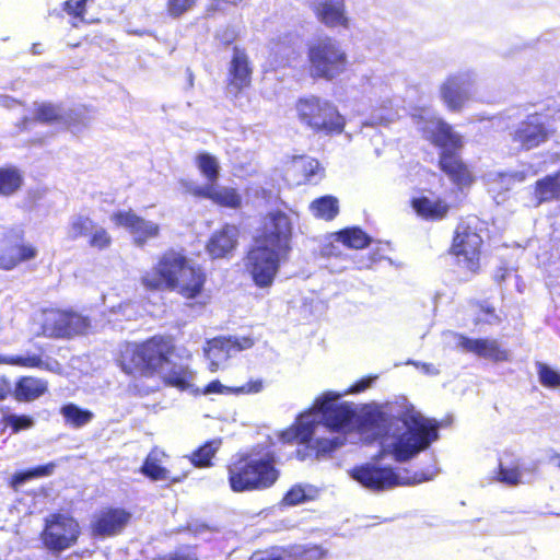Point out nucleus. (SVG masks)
Listing matches in <instances>:
<instances>
[{
	"instance_id": "1",
	"label": "nucleus",
	"mask_w": 560,
	"mask_h": 560,
	"mask_svg": "<svg viewBox=\"0 0 560 560\" xmlns=\"http://www.w3.org/2000/svg\"><path fill=\"white\" fill-rule=\"evenodd\" d=\"M293 236L294 224L288 212L277 208L260 217L243 257L244 270L256 287L273 284L281 265L290 258Z\"/></svg>"
},
{
	"instance_id": "2",
	"label": "nucleus",
	"mask_w": 560,
	"mask_h": 560,
	"mask_svg": "<svg viewBox=\"0 0 560 560\" xmlns=\"http://www.w3.org/2000/svg\"><path fill=\"white\" fill-rule=\"evenodd\" d=\"M178 357L176 339L168 334H155L141 341L127 345L121 353V370L128 375L144 378L161 377L164 386L185 390L194 377L187 365L167 368Z\"/></svg>"
},
{
	"instance_id": "3",
	"label": "nucleus",
	"mask_w": 560,
	"mask_h": 560,
	"mask_svg": "<svg viewBox=\"0 0 560 560\" xmlns=\"http://www.w3.org/2000/svg\"><path fill=\"white\" fill-rule=\"evenodd\" d=\"M139 282L148 292L170 291L185 300H196L205 291L207 273L183 249L170 247L140 276Z\"/></svg>"
},
{
	"instance_id": "4",
	"label": "nucleus",
	"mask_w": 560,
	"mask_h": 560,
	"mask_svg": "<svg viewBox=\"0 0 560 560\" xmlns=\"http://www.w3.org/2000/svg\"><path fill=\"white\" fill-rule=\"evenodd\" d=\"M226 471L230 489L236 493L270 489L281 476L276 453L255 448L237 453L226 465Z\"/></svg>"
},
{
	"instance_id": "5",
	"label": "nucleus",
	"mask_w": 560,
	"mask_h": 560,
	"mask_svg": "<svg viewBox=\"0 0 560 560\" xmlns=\"http://www.w3.org/2000/svg\"><path fill=\"white\" fill-rule=\"evenodd\" d=\"M425 138L433 147L441 150L438 160L441 172L458 188L470 186L475 177L460 156L464 147L463 136L456 132L447 121L439 118Z\"/></svg>"
},
{
	"instance_id": "6",
	"label": "nucleus",
	"mask_w": 560,
	"mask_h": 560,
	"mask_svg": "<svg viewBox=\"0 0 560 560\" xmlns=\"http://www.w3.org/2000/svg\"><path fill=\"white\" fill-rule=\"evenodd\" d=\"M482 221L477 215L460 218L452 233L447 254L464 272L476 276L482 269L485 240Z\"/></svg>"
},
{
	"instance_id": "7",
	"label": "nucleus",
	"mask_w": 560,
	"mask_h": 560,
	"mask_svg": "<svg viewBox=\"0 0 560 560\" xmlns=\"http://www.w3.org/2000/svg\"><path fill=\"white\" fill-rule=\"evenodd\" d=\"M307 71L314 80L334 81L349 67L347 51L329 35L313 38L306 45Z\"/></svg>"
},
{
	"instance_id": "8",
	"label": "nucleus",
	"mask_w": 560,
	"mask_h": 560,
	"mask_svg": "<svg viewBox=\"0 0 560 560\" xmlns=\"http://www.w3.org/2000/svg\"><path fill=\"white\" fill-rule=\"evenodd\" d=\"M299 121L315 133L339 135L345 130L346 119L330 101L316 95L298 98L294 105Z\"/></svg>"
},
{
	"instance_id": "9",
	"label": "nucleus",
	"mask_w": 560,
	"mask_h": 560,
	"mask_svg": "<svg viewBox=\"0 0 560 560\" xmlns=\"http://www.w3.org/2000/svg\"><path fill=\"white\" fill-rule=\"evenodd\" d=\"M402 423L406 432L392 445V453L397 462L411 459L439 439L438 421L424 418L419 412L406 413Z\"/></svg>"
},
{
	"instance_id": "10",
	"label": "nucleus",
	"mask_w": 560,
	"mask_h": 560,
	"mask_svg": "<svg viewBox=\"0 0 560 560\" xmlns=\"http://www.w3.org/2000/svg\"><path fill=\"white\" fill-rule=\"evenodd\" d=\"M90 329V317L72 310L50 308L44 311L40 329L36 336L52 339H70L75 336L85 335Z\"/></svg>"
},
{
	"instance_id": "11",
	"label": "nucleus",
	"mask_w": 560,
	"mask_h": 560,
	"mask_svg": "<svg viewBox=\"0 0 560 560\" xmlns=\"http://www.w3.org/2000/svg\"><path fill=\"white\" fill-rule=\"evenodd\" d=\"M81 535L79 522L71 515L60 512L51 513L45 518L39 534L43 546L55 553L73 547Z\"/></svg>"
},
{
	"instance_id": "12",
	"label": "nucleus",
	"mask_w": 560,
	"mask_h": 560,
	"mask_svg": "<svg viewBox=\"0 0 560 560\" xmlns=\"http://www.w3.org/2000/svg\"><path fill=\"white\" fill-rule=\"evenodd\" d=\"M38 248L26 238L21 228H10L0 236V269L10 271L22 264L35 260Z\"/></svg>"
},
{
	"instance_id": "13",
	"label": "nucleus",
	"mask_w": 560,
	"mask_h": 560,
	"mask_svg": "<svg viewBox=\"0 0 560 560\" xmlns=\"http://www.w3.org/2000/svg\"><path fill=\"white\" fill-rule=\"evenodd\" d=\"M342 394L326 392L316 398L314 406L322 415L326 428L334 432L347 433L354 427L358 418L357 411L349 402H338Z\"/></svg>"
},
{
	"instance_id": "14",
	"label": "nucleus",
	"mask_w": 560,
	"mask_h": 560,
	"mask_svg": "<svg viewBox=\"0 0 560 560\" xmlns=\"http://www.w3.org/2000/svg\"><path fill=\"white\" fill-rule=\"evenodd\" d=\"M555 130L541 113H532L521 120L511 133V139L521 150L529 151L549 140Z\"/></svg>"
},
{
	"instance_id": "15",
	"label": "nucleus",
	"mask_w": 560,
	"mask_h": 560,
	"mask_svg": "<svg viewBox=\"0 0 560 560\" xmlns=\"http://www.w3.org/2000/svg\"><path fill=\"white\" fill-rule=\"evenodd\" d=\"M27 345L28 347L22 353L0 354V364L54 373L60 371V363L47 354V347L44 343L32 337Z\"/></svg>"
},
{
	"instance_id": "16",
	"label": "nucleus",
	"mask_w": 560,
	"mask_h": 560,
	"mask_svg": "<svg viewBox=\"0 0 560 560\" xmlns=\"http://www.w3.org/2000/svg\"><path fill=\"white\" fill-rule=\"evenodd\" d=\"M349 475L362 487L376 492L405 483L393 467L374 463L355 465L349 470Z\"/></svg>"
},
{
	"instance_id": "17",
	"label": "nucleus",
	"mask_w": 560,
	"mask_h": 560,
	"mask_svg": "<svg viewBox=\"0 0 560 560\" xmlns=\"http://www.w3.org/2000/svg\"><path fill=\"white\" fill-rule=\"evenodd\" d=\"M132 514L121 506H104L93 517L90 533L93 537H114L129 525Z\"/></svg>"
},
{
	"instance_id": "18",
	"label": "nucleus",
	"mask_w": 560,
	"mask_h": 560,
	"mask_svg": "<svg viewBox=\"0 0 560 560\" xmlns=\"http://www.w3.org/2000/svg\"><path fill=\"white\" fill-rule=\"evenodd\" d=\"M252 77L253 67L245 49L235 46L228 68L226 93L233 98L240 97L250 88Z\"/></svg>"
},
{
	"instance_id": "19",
	"label": "nucleus",
	"mask_w": 560,
	"mask_h": 560,
	"mask_svg": "<svg viewBox=\"0 0 560 560\" xmlns=\"http://www.w3.org/2000/svg\"><path fill=\"white\" fill-rule=\"evenodd\" d=\"M110 220L116 226L125 228L132 234L133 243L139 247H143L150 240L156 238L161 234L158 223L145 220L131 209L114 212Z\"/></svg>"
},
{
	"instance_id": "20",
	"label": "nucleus",
	"mask_w": 560,
	"mask_h": 560,
	"mask_svg": "<svg viewBox=\"0 0 560 560\" xmlns=\"http://www.w3.org/2000/svg\"><path fill=\"white\" fill-rule=\"evenodd\" d=\"M474 79L469 73L448 75L440 85V96L450 112H460L470 100Z\"/></svg>"
},
{
	"instance_id": "21",
	"label": "nucleus",
	"mask_w": 560,
	"mask_h": 560,
	"mask_svg": "<svg viewBox=\"0 0 560 560\" xmlns=\"http://www.w3.org/2000/svg\"><path fill=\"white\" fill-rule=\"evenodd\" d=\"M186 191L198 199H208L220 208L237 210L243 205V197L237 188L215 184L188 185Z\"/></svg>"
},
{
	"instance_id": "22",
	"label": "nucleus",
	"mask_w": 560,
	"mask_h": 560,
	"mask_svg": "<svg viewBox=\"0 0 560 560\" xmlns=\"http://www.w3.org/2000/svg\"><path fill=\"white\" fill-rule=\"evenodd\" d=\"M316 20L328 28L350 27L346 0H320L310 4Z\"/></svg>"
},
{
	"instance_id": "23",
	"label": "nucleus",
	"mask_w": 560,
	"mask_h": 560,
	"mask_svg": "<svg viewBox=\"0 0 560 560\" xmlns=\"http://www.w3.org/2000/svg\"><path fill=\"white\" fill-rule=\"evenodd\" d=\"M457 345L465 352L474 353L479 358H483L493 362H506L510 359L509 351L502 348L500 342L495 339H474L464 335H458Z\"/></svg>"
},
{
	"instance_id": "24",
	"label": "nucleus",
	"mask_w": 560,
	"mask_h": 560,
	"mask_svg": "<svg viewBox=\"0 0 560 560\" xmlns=\"http://www.w3.org/2000/svg\"><path fill=\"white\" fill-rule=\"evenodd\" d=\"M287 173L296 185L317 184L325 174L317 159L311 156H292Z\"/></svg>"
},
{
	"instance_id": "25",
	"label": "nucleus",
	"mask_w": 560,
	"mask_h": 560,
	"mask_svg": "<svg viewBox=\"0 0 560 560\" xmlns=\"http://www.w3.org/2000/svg\"><path fill=\"white\" fill-rule=\"evenodd\" d=\"M238 234L236 225L225 223L209 237L206 245L208 254L214 259L228 257L238 245Z\"/></svg>"
},
{
	"instance_id": "26",
	"label": "nucleus",
	"mask_w": 560,
	"mask_h": 560,
	"mask_svg": "<svg viewBox=\"0 0 560 560\" xmlns=\"http://www.w3.org/2000/svg\"><path fill=\"white\" fill-rule=\"evenodd\" d=\"M49 385L44 378L33 375H22L16 378L13 397L16 401H34L48 393Z\"/></svg>"
},
{
	"instance_id": "27",
	"label": "nucleus",
	"mask_w": 560,
	"mask_h": 560,
	"mask_svg": "<svg viewBox=\"0 0 560 560\" xmlns=\"http://www.w3.org/2000/svg\"><path fill=\"white\" fill-rule=\"evenodd\" d=\"M560 199V170L548 174L533 185L532 200L535 207Z\"/></svg>"
},
{
	"instance_id": "28",
	"label": "nucleus",
	"mask_w": 560,
	"mask_h": 560,
	"mask_svg": "<svg viewBox=\"0 0 560 560\" xmlns=\"http://www.w3.org/2000/svg\"><path fill=\"white\" fill-rule=\"evenodd\" d=\"M410 206L418 217L428 221H440L447 217L450 205L442 198L431 200L425 196L415 197Z\"/></svg>"
},
{
	"instance_id": "29",
	"label": "nucleus",
	"mask_w": 560,
	"mask_h": 560,
	"mask_svg": "<svg viewBox=\"0 0 560 560\" xmlns=\"http://www.w3.org/2000/svg\"><path fill=\"white\" fill-rule=\"evenodd\" d=\"M33 119L42 125L67 126L69 125L68 115L61 103L40 102L33 108Z\"/></svg>"
},
{
	"instance_id": "30",
	"label": "nucleus",
	"mask_w": 560,
	"mask_h": 560,
	"mask_svg": "<svg viewBox=\"0 0 560 560\" xmlns=\"http://www.w3.org/2000/svg\"><path fill=\"white\" fill-rule=\"evenodd\" d=\"M289 560H327L329 548L323 544L305 542L285 545Z\"/></svg>"
},
{
	"instance_id": "31",
	"label": "nucleus",
	"mask_w": 560,
	"mask_h": 560,
	"mask_svg": "<svg viewBox=\"0 0 560 560\" xmlns=\"http://www.w3.org/2000/svg\"><path fill=\"white\" fill-rule=\"evenodd\" d=\"M24 186L23 171L13 164L0 166V197L10 198Z\"/></svg>"
},
{
	"instance_id": "32",
	"label": "nucleus",
	"mask_w": 560,
	"mask_h": 560,
	"mask_svg": "<svg viewBox=\"0 0 560 560\" xmlns=\"http://www.w3.org/2000/svg\"><path fill=\"white\" fill-rule=\"evenodd\" d=\"M210 350L225 353L231 355L232 353L241 352L253 348L255 345L254 338L249 336L236 337V336H218L208 341Z\"/></svg>"
},
{
	"instance_id": "33",
	"label": "nucleus",
	"mask_w": 560,
	"mask_h": 560,
	"mask_svg": "<svg viewBox=\"0 0 560 560\" xmlns=\"http://www.w3.org/2000/svg\"><path fill=\"white\" fill-rule=\"evenodd\" d=\"M308 209L317 220L332 221L340 212L339 200L332 195H325L311 201Z\"/></svg>"
},
{
	"instance_id": "34",
	"label": "nucleus",
	"mask_w": 560,
	"mask_h": 560,
	"mask_svg": "<svg viewBox=\"0 0 560 560\" xmlns=\"http://www.w3.org/2000/svg\"><path fill=\"white\" fill-rule=\"evenodd\" d=\"M59 413L62 416L65 424L74 429H80L94 419V413L91 410L81 408L73 402L62 405Z\"/></svg>"
},
{
	"instance_id": "35",
	"label": "nucleus",
	"mask_w": 560,
	"mask_h": 560,
	"mask_svg": "<svg viewBox=\"0 0 560 560\" xmlns=\"http://www.w3.org/2000/svg\"><path fill=\"white\" fill-rule=\"evenodd\" d=\"M334 238L351 249H363L371 244V237L359 226L345 228Z\"/></svg>"
},
{
	"instance_id": "36",
	"label": "nucleus",
	"mask_w": 560,
	"mask_h": 560,
	"mask_svg": "<svg viewBox=\"0 0 560 560\" xmlns=\"http://www.w3.org/2000/svg\"><path fill=\"white\" fill-rule=\"evenodd\" d=\"M57 464L49 462L30 469L15 471L9 481L12 489L18 490L23 483L43 477H48L54 474Z\"/></svg>"
},
{
	"instance_id": "37",
	"label": "nucleus",
	"mask_w": 560,
	"mask_h": 560,
	"mask_svg": "<svg viewBox=\"0 0 560 560\" xmlns=\"http://www.w3.org/2000/svg\"><path fill=\"white\" fill-rule=\"evenodd\" d=\"M140 474L151 481L171 480V482H178L179 478H170L168 470L161 465L160 460L149 454L139 468Z\"/></svg>"
},
{
	"instance_id": "38",
	"label": "nucleus",
	"mask_w": 560,
	"mask_h": 560,
	"mask_svg": "<svg viewBox=\"0 0 560 560\" xmlns=\"http://www.w3.org/2000/svg\"><path fill=\"white\" fill-rule=\"evenodd\" d=\"M195 164L199 173L207 179L208 184H215L218 182L220 164L214 155L208 152H201L196 155Z\"/></svg>"
},
{
	"instance_id": "39",
	"label": "nucleus",
	"mask_w": 560,
	"mask_h": 560,
	"mask_svg": "<svg viewBox=\"0 0 560 560\" xmlns=\"http://www.w3.org/2000/svg\"><path fill=\"white\" fill-rule=\"evenodd\" d=\"M470 305L476 311V317L474 324L478 325H497L502 322L500 314L497 308L490 304L487 300H474Z\"/></svg>"
},
{
	"instance_id": "40",
	"label": "nucleus",
	"mask_w": 560,
	"mask_h": 560,
	"mask_svg": "<svg viewBox=\"0 0 560 560\" xmlns=\"http://www.w3.org/2000/svg\"><path fill=\"white\" fill-rule=\"evenodd\" d=\"M220 442L219 441H207L195 450L189 456V462L194 467L206 468L212 465V458L214 457Z\"/></svg>"
},
{
	"instance_id": "41",
	"label": "nucleus",
	"mask_w": 560,
	"mask_h": 560,
	"mask_svg": "<svg viewBox=\"0 0 560 560\" xmlns=\"http://www.w3.org/2000/svg\"><path fill=\"white\" fill-rule=\"evenodd\" d=\"M314 427L312 423H301L283 431L280 435L281 440L287 443L298 441L302 444L312 442Z\"/></svg>"
},
{
	"instance_id": "42",
	"label": "nucleus",
	"mask_w": 560,
	"mask_h": 560,
	"mask_svg": "<svg viewBox=\"0 0 560 560\" xmlns=\"http://www.w3.org/2000/svg\"><path fill=\"white\" fill-rule=\"evenodd\" d=\"M95 224L96 223L88 215L79 214L74 217L68 226V238L77 241L89 236L91 231L95 228Z\"/></svg>"
},
{
	"instance_id": "43",
	"label": "nucleus",
	"mask_w": 560,
	"mask_h": 560,
	"mask_svg": "<svg viewBox=\"0 0 560 560\" xmlns=\"http://www.w3.org/2000/svg\"><path fill=\"white\" fill-rule=\"evenodd\" d=\"M86 1L88 0H67L63 2L62 10L73 19L71 22L73 27H79L81 24H89L97 21H89L85 19Z\"/></svg>"
},
{
	"instance_id": "44",
	"label": "nucleus",
	"mask_w": 560,
	"mask_h": 560,
	"mask_svg": "<svg viewBox=\"0 0 560 560\" xmlns=\"http://www.w3.org/2000/svg\"><path fill=\"white\" fill-rule=\"evenodd\" d=\"M495 479L508 486H517L522 479V467L520 462L516 460L510 467L500 463L495 471Z\"/></svg>"
},
{
	"instance_id": "45",
	"label": "nucleus",
	"mask_w": 560,
	"mask_h": 560,
	"mask_svg": "<svg viewBox=\"0 0 560 560\" xmlns=\"http://www.w3.org/2000/svg\"><path fill=\"white\" fill-rule=\"evenodd\" d=\"M247 560H289L285 545H271L256 549Z\"/></svg>"
},
{
	"instance_id": "46",
	"label": "nucleus",
	"mask_w": 560,
	"mask_h": 560,
	"mask_svg": "<svg viewBox=\"0 0 560 560\" xmlns=\"http://www.w3.org/2000/svg\"><path fill=\"white\" fill-rule=\"evenodd\" d=\"M4 428H10L12 433L28 430L34 425V419L27 415H4L1 419Z\"/></svg>"
},
{
	"instance_id": "47",
	"label": "nucleus",
	"mask_w": 560,
	"mask_h": 560,
	"mask_svg": "<svg viewBox=\"0 0 560 560\" xmlns=\"http://www.w3.org/2000/svg\"><path fill=\"white\" fill-rule=\"evenodd\" d=\"M537 374L540 384L547 388H558L560 387V373L548 364L542 362L536 363Z\"/></svg>"
},
{
	"instance_id": "48",
	"label": "nucleus",
	"mask_w": 560,
	"mask_h": 560,
	"mask_svg": "<svg viewBox=\"0 0 560 560\" xmlns=\"http://www.w3.org/2000/svg\"><path fill=\"white\" fill-rule=\"evenodd\" d=\"M88 244L92 248L104 250L112 245V236L105 228L95 224V228L89 234Z\"/></svg>"
},
{
	"instance_id": "49",
	"label": "nucleus",
	"mask_w": 560,
	"mask_h": 560,
	"mask_svg": "<svg viewBox=\"0 0 560 560\" xmlns=\"http://www.w3.org/2000/svg\"><path fill=\"white\" fill-rule=\"evenodd\" d=\"M343 443H345L343 438H338V436L332 438V439L320 438V439H316L313 442L312 447L314 448L315 454L318 457V456H325V455L332 453L338 447L343 445Z\"/></svg>"
},
{
	"instance_id": "50",
	"label": "nucleus",
	"mask_w": 560,
	"mask_h": 560,
	"mask_svg": "<svg viewBox=\"0 0 560 560\" xmlns=\"http://www.w3.org/2000/svg\"><path fill=\"white\" fill-rule=\"evenodd\" d=\"M196 3L197 0H166L165 12L172 19H179L195 7Z\"/></svg>"
},
{
	"instance_id": "51",
	"label": "nucleus",
	"mask_w": 560,
	"mask_h": 560,
	"mask_svg": "<svg viewBox=\"0 0 560 560\" xmlns=\"http://www.w3.org/2000/svg\"><path fill=\"white\" fill-rule=\"evenodd\" d=\"M308 500V495L303 486H292L283 495L282 503L288 506H294Z\"/></svg>"
},
{
	"instance_id": "52",
	"label": "nucleus",
	"mask_w": 560,
	"mask_h": 560,
	"mask_svg": "<svg viewBox=\"0 0 560 560\" xmlns=\"http://www.w3.org/2000/svg\"><path fill=\"white\" fill-rule=\"evenodd\" d=\"M265 387L261 378L249 380L247 383L241 386H234V395H253L262 392Z\"/></svg>"
},
{
	"instance_id": "53",
	"label": "nucleus",
	"mask_w": 560,
	"mask_h": 560,
	"mask_svg": "<svg viewBox=\"0 0 560 560\" xmlns=\"http://www.w3.org/2000/svg\"><path fill=\"white\" fill-rule=\"evenodd\" d=\"M202 393L208 394H220V395H234V386H225L219 380H213L208 383Z\"/></svg>"
},
{
	"instance_id": "54",
	"label": "nucleus",
	"mask_w": 560,
	"mask_h": 560,
	"mask_svg": "<svg viewBox=\"0 0 560 560\" xmlns=\"http://www.w3.org/2000/svg\"><path fill=\"white\" fill-rule=\"evenodd\" d=\"M384 421V417L382 412L373 411V412H366L361 421L360 427L364 430H372L374 428H378L381 425V422Z\"/></svg>"
},
{
	"instance_id": "55",
	"label": "nucleus",
	"mask_w": 560,
	"mask_h": 560,
	"mask_svg": "<svg viewBox=\"0 0 560 560\" xmlns=\"http://www.w3.org/2000/svg\"><path fill=\"white\" fill-rule=\"evenodd\" d=\"M376 376H364L357 382H354L351 386H349L342 395H349V394H359L364 390H366L373 382L375 381Z\"/></svg>"
},
{
	"instance_id": "56",
	"label": "nucleus",
	"mask_w": 560,
	"mask_h": 560,
	"mask_svg": "<svg viewBox=\"0 0 560 560\" xmlns=\"http://www.w3.org/2000/svg\"><path fill=\"white\" fill-rule=\"evenodd\" d=\"M13 395V390L11 389V384L9 380L4 376L0 377V401L7 399L10 395Z\"/></svg>"
},
{
	"instance_id": "57",
	"label": "nucleus",
	"mask_w": 560,
	"mask_h": 560,
	"mask_svg": "<svg viewBox=\"0 0 560 560\" xmlns=\"http://www.w3.org/2000/svg\"><path fill=\"white\" fill-rule=\"evenodd\" d=\"M174 560H198L195 556L183 552V551H174Z\"/></svg>"
},
{
	"instance_id": "58",
	"label": "nucleus",
	"mask_w": 560,
	"mask_h": 560,
	"mask_svg": "<svg viewBox=\"0 0 560 560\" xmlns=\"http://www.w3.org/2000/svg\"><path fill=\"white\" fill-rule=\"evenodd\" d=\"M220 9L219 0H212V2L207 7V12L213 13Z\"/></svg>"
},
{
	"instance_id": "59",
	"label": "nucleus",
	"mask_w": 560,
	"mask_h": 560,
	"mask_svg": "<svg viewBox=\"0 0 560 560\" xmlns=\"http://www.w3.org/2000/svg\"><path fill=\"white\" fill-rule=\"evenodd\" d=\"M152 560H174V552L159 555L154 557Z\"/></svg>"
},
{
	"instance_id": "60",
	"label": "nucleus",
	"mask_w": 560,
	"mask_h": 560,
	"mask_svg": "<svg viewBox=\"0 0 560 560\" xmlns=\"http://www.w3.org/2000/svg\"><path fill=\"white\" fill-rule=\"evenodd\" d=\"M526 177V175L524 173H515L513 174V178L517 179V180H524Z\"/></svg>"
},
{
	"instance_id": "61",
	"label": "nucleus",
	"mask_w": 560,
	"mask_h": 560,
	"mask_svg": "<svg viewBox=\"0 0 560 560\" xmlns=\"http://www.w3.org/2000/svg\"><path fill=\"white\" fill-rule=\"evenodd\" d=\"M553 248L560 257V238L555 243Z\"/></svg>"
},
{
	"instance_id": "62",
	"label": "nucleus",
	"mask_w": 560,
	"mask_h": 560,
	"mask_svg": "<svg viewBox=\"0 0 560 560\" xmlns=\"http://www.w3.org/2000/svg\"><path fill=\"white\" fill-rule=\"evenodd\" d=\"M555 458L558 460L557 462V467L560 468V455L559 454L555 455Z\"/></svg>"
}]
</instances>
